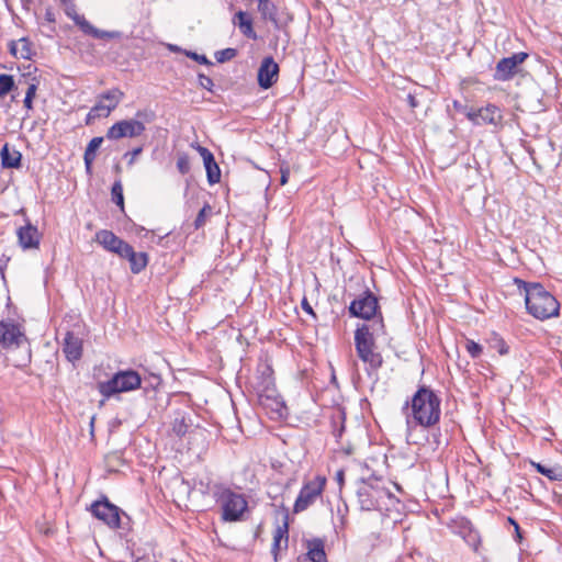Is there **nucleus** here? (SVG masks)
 Here are the masks:
<instances>
[{
    "mask_svg": "<svg viewBox=\"0 0 562 562\" xmlns=\"http://www.w3.org/2000/svg\"><path fill=\"white\" fill-rule=\"evenodd\" d=\"M514 281L519 290L525 291V304L530 315L540 321L559 315L560 303L541 283L526 282L518 278Z\"/></svg>",
    "mask_w": 562,
    "mask_h": 562,
    "instance_id": "nucleus-1",
    "label": "nucleus"
},
{
    "mask_svg": "<svg viewBox=\"0 0 562 562\" xmlns=\"http://www.w3.org/2000/svg\"><path fill=\"white\" fill-rule=\"evenodd\" d=\"M441 398L429 386L420 385L412 397V416L422 427L437 425L441 416Z\"/></svg>",
    "mask_w": 562,
    "mask_h": 562,
    "instance_id": "nucleus-2",
    "label": "nucleus"
},
{
    "mask_svg": "<svg viewBox=\"0 0 562 562\" xmlns=\"http://www.w3.org/2000/svg\"><path fill=\"white\" fill-rule=\"evenodd\" d=\"M356 495L362 510H382L383 505L393 502L392 493L381 477L371 476L357 483Z\"/></svg>",
    "mask_w": 562,
    "mask_h": 562,
    "instance_id": "nucleus-3",
    "label": "nucleus"
},
{
    "mask_svg": "<svg viewBox=\"0 0 562 562\" xmlns=\"http://www.w3.org/2000/svg\"><path fill=\"white\" fill-rule=\"evenodd\" d=\"M213 496L221 507L222 519L225 522L243 521L249 513L246 497L228 487L223 485L215 486Z\"/></svg>",
    "mask_w": 562,
    "mask_h": 562,
    "instance_id": "nucleus-4",
    "label": "nucleus"
},
{
    "mask_svg": "<svg viewBox=\"0 0 562 562\" xmlns=\"http://www.w3.org/2000/svg\"><path fill=\"white\" fill-rule=\"evenodd\" d=\"M142 378L133 369L119 370L109 380L97 384L98 392L104 400H110L120 393H126L139 389Z\"/></svg>",
    "mask_w": 562,
    "mask_h": 562,
    "instance_id": "nucleus-5",
    "label": "nucleus"
},
{
    "mask_svg": "<svg viewBox=\"0 0 562 562\" xmlns=\"http://www.w3.org/2000/svg\"><path fill=\"white\" fill-rule=\"evenodd\" d=\"M89 510L93 517L104 522L108 527H123L137 524L126 512L110 502L105 495L94 501Z\"/></svg>",
    "mask_w": 562,
    "mask_h": 562,
    "instance_id": "nucleus-6",
    "label": "nucleus"
},
{
    "mask_svg": "<svg viewBox=\"0 0 562 562\" xmlns=\"http://www.w3.org/2000/svg\"><path fill=\"white\" fill-rule=\"evenodd\" d=\"M348 311L350 316L366 321L383 318L378 297L369 289L350 302Z\"/></svg>",
    "mask_w": 562,
    "mask_h": 562,
    "instance_id": "nucleus-7",
    "label": "nucleus"
},
{
    "mask_svg": "<svg viewBox=\"0 0 562 562\" xmlns=\"http://www.w3.org/2000/svg\"><path fill=\"white\" fill-rule=\"evenodd\" d=\"M318 426L329 431L338 440L345 431L346 413L340 405L325 406L322 408Z\"/></svg>",
    "mask_w": 562,
    "mask_h": 562,
    "instance_id": "nucleus-8",
    "label": "nucleus"
},
{
    "mask_svg": "<svg viewBox=\"0 0 562 562\" xmlns=\"http://www.w3.org/2000/svg\"><path fill=\"white\" fill-rule=\"evenodd\" d=\"M384 334L383 318L372 325L362 324L355 330V346L357 352L374 349V335Z\"/></svg>",
    "mask_w": 562,
    "mask_h": 562,
    "instance_id": "nucleus-9",
    "label": "nucleus"
},
{
    "mask_svg": "<svg viewBox=\"0 0 562 562\" xmlns=\"http://www.w3.org/2000/svg\"><path fill=\"white\" fill-rule=\"evenodd\" d=\"M145 124L138 120H122L111 125L105 134L110 140H119L124 137H137L145 132Z\"/></svg>",
    "mask_w": 562,
    "mask_h": 562,
    "instance_id": "nucleus-10",
    "label": "nucleus"
},
{
    "mask_svg": "<svg viewBox=\"0 0 562 562\" xmlns=\"http://www.w3.org/2000/svg\"><path fill=\"white\" fill-rule=\"evenodd\" d=\"M528 56L527 53L519 52L509 57L502 58L495 66L493 78L496 81H508L513 79L518 72V66L521 65Z\"/></svg>",
    "mask_w": 562,
    "mask_h": 562,
    "instance_id": "nucleus-11",
    "label": "nucleus"
},
{
    "mask_svg": "<svg viewBox=\"0 0 562 562\" xmlns=\"http://www.w3.org/2000/svg\"><path fill=\"white\" fill-rule=\"evenodd\" d=\"M26 337L13 321H0V346L3 349L19 348Z\"/></svg>",
    "mask_w": 562,
    "mask_h": 562,
    "instance_id": "nucleus-12",
    "label": "nucleus"
},
{
    "mask_svg": "<svg viewBox=\"0 0 562 562\" xmlns=\"http://www.w3.org/2000/svg\"><path fill=\"white\" fill-rule=\"evenodd\" d=\"M18 243L23 250L38 249L42 234L37 226L33 225L29 218L25 224L16 229Z\"/></svg>",
    "mask_w": 562,
    "mask_h": 562,
    "instance_id": "nucleus-13",
    "label": "nucleus"
},
{
    "mask_svg": "<svg viewBox=\"0 0 562 562\" xmlns=\"http://www.w3.org/2000/svg\"><path fill=\"white\" fill-rule=\"evenodd\" d=\"M467 117L475 125H497L503 119L499 108L495 104H487L484 108L471 110L467 113Z\"/></svg>",
    "mask_w": 562,
    "mask_h": 562,
    "instance_id": "nucleus-14",
    "label": "nucleus"
},
{
    "mask_svg": "<svg viewBox=\"0 0 562 562\" xmlns=\"http://www.w3.org/2000/svg\"><path fill=\"white\" fill-rule=\"evenodd\" d=\"M279 75V65L274 61V59L269 56L265 57L261 61V65L258 69V85L260 88L267 90L271 88Z\"/></svg>",
    "mask_w": 562,
    "mask_h": 562,
    "instance_id": "nucleus-15",
    "label": "nucleus"
},
{
    "mask_svg": "<svg viewBox=\"0 0 562 562\" xmlns=\"http://www.w3.org/2000/svg\"><path fill=\"white\" fill-rule=\"evenodd\" d=\"M95 241L100 244L106 251L120 256L127 243L117 237L112 231L100 229L95 233Z\"/></svg>",
    "mask_w": 562,
    "mask_h": 562,
    "instance_id": "nucleus-16",
    "label": "nucleus"
},
{
    "mask_svg": "<svg viewBox=\"0 0 562 562\" xmlns=\"http://www.w3.org/2000/svg\"><path fill=\"white\" fill-rule=\"evenodd\" d=\"M119 257L130 262V269L134 274L140 273L147 267L149 260L147 252H136L128 243Z\"/></svg>",
    "mask_w": 562,
    "mask_h": 562,
    "instance_id": "nucleus-17",
    "label": "nucleus"
},
{
    "mask_svg": "<svg viewBox=\"0 0 562 562\" xmlns=\"http://www.w3.org/2000/svg\"><path fill=\"white\" fill-rule=\"evenodd\" d=\"M63 352L69 362L75 363L82 357V339L72 331H66L63 341Z\"/></svg>",
    "mask_w": 562,
    "mask_h": 562,
    "instance_id": "nucleus-18",
    "label": "nucleus"
},
{
    "mask_svg": "<svg viewBox=\"0 0 562 562\" xmlns=\"http://www.w3.org/2000/svg\"><path fill=\"white\" fill-rule=\"evenodd\" d=\"M200 155L203 158L204 168L206 170V178L210 184H215L221 180V169L215 161L214 155L205 147H198Z\"/></svg>",
    "mask_w": 562,
    "mask_h": 562,
    "instance_id": "nucleus-19",
    "label": "nucleus"
},
{
    "mask_svg": "<svg viewBox=\"0 0 562 562\" xmlns=\"http://www.w3.org/2000/svg\"><path fill=\"white\" fill-rule=\"evenodd\" d=\"M316 498V484L312 481L304 485L297 495L294 506L293 514H297L304 509H306L311 504H313Z\"/></svg>",
    "mask_w": 562,
    "mask_h": 562,
    "instance_id": "nucleus-20",
    "label": "nucleus"
},
{
    "mask_svg": "<svg viewBox=\"0 0 562 562\" xmlns=\"http://www.w3.org/2000/svg\"><path fill=\"white\" fill-rule=\"evenodd\" d=\"M258 11L266 21H270L276 29H281L284 22L278 15V9L271 0H258Z\"/></svg>",
    "mask_w": 562,
    "mask_h": 562,
    "instance_id": "nucleus-21",
    "label": "nucleus"
},
{
    "mask_svg": "<svg viewBox=\"0 0 562 562\" xmlns=\"http://www.w3.org/2000/svg\"><path fill=\"white\" fill-rule=\"evenodd\" d=\"M104 140V137L97 136L93 137L87 145L83 154V162H85V169L86 173L91 176L93 170V162L97 158V151L100 148Z\"/></svg>",
    "mask_w": 562,
    "mask_h": 562,
    "instance_id": "nucleus-22",
    "label": "nucleus"
},
{
    "mask_svg": "<svg viewBox=\"0 0 562 562\" xmlns=\"http://www.w3.org/2000/svg\"><path fill=\"white\" fill-rule=\"evenodd\" d=\"M1 165L3 168H20L22 154L19 150H11L8 144H4L0 150Z\"/></svg>",
    "mask_w": 562,
    "mask_h": 562,
    "instance_id": "nucleus-23",
    "label": "nucleus"
},
{
    "mask_svg": "<svg viewBox=\"0 0 562 562\" xmlns=\"http://www.w3.org/2000/svg\"><path fill=\"white\" fill-rule=\"evenodd\" d=\"M234 23L237 24L243 35L251 40H257V34L252 27V21L247 12L238 11L234 16Z\"/></svg>",
    "mask_w": 562,
    "mask_h": 562,
    "instance_id": "nucleus-24",
    "label": "nucleus"
},
{
    "mask_svg": "<svg viewBox=\"0 0 562 562\" xmlns=\"http://www.w3.org/2000/svg\"><path fill=\"white\" fill-rule=\"evenodd\" d=\"M530 464L536 469L538 473L544 475L550 481H562V465L555 464L552 467H548L546 464L535 461H530Z\"/></svg>",
    "mask_w": 562,
    "mask_h": 562,
    "instance_id": "nucleus-25",
    "label": "nucleus"
},
{
    "mask_svg": "<svg viewBox=\"0 0 562 562\" xmlns=\"http://www.w3.org/2000/svg\"><path fill=\"white\" fill-rule=\"evenodd\" d=\"M289 530L290 529H276V533L273 536V542H272V547H271V553H272L273 560L276 562L279 560V553H280L281 549L288 548Z\"/></svg>",
    "mask_w": 562,
    "mask_h": 562,
    "instance_id": "nucleus-26",
    "label": "nucleus"
},
{
    "mask_svg": "<svg viewBox=\"0 0 562 562\" xmlns=\"http://www.w3.org/2000/svg\"><path fill=\"white\" fill-rule=\"evenodd\" d=\"M306 356L311 357V366L307 367L305 364H300V378L301 381L308 386L310 384H313L314 373V350L312 345H308L306 349Z\"/></svg>",
    "mask_w": 562,
    "mask_h": 562,
    "instance_id": "nucleus-27",
    "label": "nucleus"
},
{
    "mask_svg": "<svg viewBox=\"0 0 562 562\" xmlns=\"http://www.w3.org/2000/svg\"><path fill=\"white\" fill-rule=\"evenodd\" d=\"M123 98H124V92L121 91L119 88L110 89L105 92H102L99 95L100 100H102L103 102L104 101L109 102V103H106L108 110H114L119 105V103L123 100Z\"/></svg>",
    "mask_w": 562,
    "mask_h": 562,
    "instance_id": "nucleus-28",
    "label": "nucleus"
},
{
    "mask_svg": "<svg viewBox=\"0 0 562 562\" xmlns=\"http://www.w3.org/2000/svg\"><path fill=\"white\" fill-rule=\"evenodd\" d=\"M357 353H358V357L363 362L368 363L370 369H372L373 371H376L379 368L382 367L383 358L379 352H375L374 349L364 350L363 352L360 351Z\"/></svg>",
    "mask_w": 562,
    "mask_h": 562,
    "instance_id": "nucleus-29",
    "label": "nucleus"
},
{
    "mask_svg": "<svg viewBox=\"0 0 562 562\" xmlns=\"http://www.w3.org/2000/svg\"><path fill=\"white\" fill-rule=\"evenodd\" d=\"M273 519L276 527H290L293 522L289 508L283 505H273Z\"/></svg>",
    "mask_w": 562,
    "mask_h": 562,
    "instance_id": "nucleus-30",
    "label": "nucleus"
},
{
    "mask_svg": "<svg viewBox=\"0 0 562 562\" xmlns=\"http://www.w3.org/2000/svg\"><path fill=\"white\" fill-rule=\"evenodd\" d=\"M85 31L83 33L87 35H90L94 38H119L121 36V33L117 31H103L94 27L90 22L83 23Z\"/></svg>",
    "mask_w": 562,
    "mask_h": 562,
    "instance_id": "nucleus-31",
    "label": "nucleus"
},
{
    "mask_svg": "<svg viewBox=\"0 0 562 562\" xmlns=\"http://www.w3.org/2000/svg\"><path fill=\"white\" fill-rule=\"evenodd\" d=\"M458 535L474 550L477 551L481 537L476 529H458Z\"/></svg>",
    "mask_w": 562,
    "mask_h": 562,
    "instance_id": "nucleus-32",
    "label": "nucleus"
},
{
    "mask_svg": "<svg viewBox=\"0 0 562 562\" xmlns=\"http://www.w3.org/2000/svg\"><path fill=\"white\" fill-rule=\"evenodd\" d=\"M66 8H65V13L68 18H70L76 25H78L80 27V30L83 32L85 31V26H83V23L85 22H88L86 20V18L83 15H80L77 13L76 11V5L75 3L69 0V2L67 4H64Z\"/></svg>",
    "mask_w": 562,
    "mask_h": 562,
    "instance_id": "nucleus-33",
    "label": "nucleus"
},
{
    "mask_svg": "<svg viewBox=\"0 0 562 562\" xmlns=\"http://www.w3.org/2000/svg\"><path fill=\"white\" fill-rule=\"evenodd\" d=\"M190 424L187 423V418L184 415L179 414L178 416L175 417L172 422V431L178 437H183L188 432Z\"/></svg>",
    "mask_w": 562,
    "mask_h": 562,
    "instance_id": "nucleus-34",
    "label": "nucleus"
},
{
    "mask_svg": "<svg viewBox=\"0 0 562 562\" xmlns=\"http://www.w3.org/2000/svg\"><path fill=\"white\" fill-rule=\"evenodd\" d=\"M112 201L120 206V209L124 210V195H123V186L121 180L114 181L111 189Z\"/></svg>",
    "mask_w": 562,
    "mask_h": 562,
    "instance_id": "nucleus-35",
    "label": "nucleus"
},
{
    "mask_svg": "<svg viewBox=\"0 0 562 562\" xmlns=\"http://www.w3.org/2000/svg\"><path fill=\"white\" fill-rule=\"evenodd\" d=\"M212 214V206L209 203H205L203 207L199 211L194 222L193 226L194 229H200L205 225L206 217Z\"/></svg>",
    "mask_w": 562,
    "mask_h": 562,
    "instance_id": "nucleus-36",
    "label": "nucleus"
},
{
    "mask_svg": "<svg viewBox=\"0 0 562 562\" xmlns=\"http://www.w3.org/2000/svg\"><path fill=\"white\" fill-rule=\"evenodd\" d=\"M14 88V79L12 75H0V97L8 94Z\"/></svg>",
    "mask_w": 562,
    "mask_h": 562,
    "instance_id": "nucleus-37",
    "label": "nucleus"
},
{
    "mask_svg": "<svg viewBox=\"0 0 562 562\" xmlns=\"http://www.w3.org/2000/svg\"><path fill=\"white\" fill-rule=\"evenodd\" d=\"M236 55H237V49L229 47V48H225L222 50H217L215 53V59L217 63L222 64V63L233 59Z\"/></svg>",
    "mask_w": 562,
    "mask_h": 562,
    "instance_id": "nucleus-38",
    "label": "nucleus"
},
{
    "mask_svg": "<svg viewBox=\"0 0 562 562\" xmlns=\"http://www.w3.org/2000/svg\"><path fill=\"white\" fill-rule=\"evenodd\" d=\"M19 44L21 45V47H19L20 58L31 59V57H32L31 42L26 37H22L19 40Z\"/></svg>",
    "mask_w": 562,
    "mask_h": 562,
    "instance_id": "nucleus-39",
    "label": "nucleus"
},
{
    "mask_svg": "<svg viewBox=\"0 0 562 562\" xmlns=\"http://www.w3.org/2000/svg\"><path fill=\"white\" fill-rule=\"evenodd\" d=\"M177 168L181 175H187L190 171V159L187 154H180L177 159Z\"/></svg>",
    "mask_w": 562,
    "mask_h": 562,
    "instance_id": "nucleus-40",
    "label": "nucleus"
},
{
    "mask_svg": "<svg viewBox=\"0 0 562 562\" xmlns=\"http://www.w3.org/2000/svg\"><path fill=\"white\" fill-rule=\"evenodd\" d=\"M465 349L473 359L479 358L483 351L482 346L474 340H467Z\"/></svg>",
    "mask_w": 562,
    "mask_h": 562,
    "instance_id": "nucleus-41",
    "label": "nucleus"
},
{
    "mask_svg": "<svg viewBox=\"0 0 562 562\" xmlns=\"http://www.w3.org/2000/svg\"><path fill=\"white\" fill-rule=\"evenodd\" d=\"M183 54L201 65L213 66V63L203 54H198L192 50H183Z\"/></svg>",
    "mask_w": 562,
    "mask_h": 562,
    "instance_id": "nucleus-42",
    "label": "nucleus"
},
{
    "mask_svg": "<svg viewBox=\"0 0 562 562\" xmlns=\"http://www.w3.org/2000/svg\"><path fill=\"white\" fill-rule=\"evenodd\" d=\"M198 81H199L200 87H202L203 89L211 91V92L213 91L214 83H213V80L209 76H206L204 74H199Z\"/></svg>",
    "mask_w": 562,
    "mask_h": 562,
    "instance_id": "nucleus-43",
    "label": "nucleus"
},
{
    "mask_svg": "<svg viewBox=\"0 0 562 562\" xmlns=\"http://www.w3.org/2000/svg\"><path fill=\"white\" fill-rule=\"evenodd\" d=\"M143 151V147L139 146V147H136L134 148L133 150H130V151H126L124 154V158H127V165L128 166H133L134 162H135V159L138 155H140Z\"/></svg>",
    "mask_w": 562,
    "mask_h": 562,
    "instance_id": "nucleus-44",
    "label": "nucleus"
},
{
    "mask_svg": "<svg viewBox=\"0 0 562 562\" xmlns=\"http://www.w3.org/2000/svg\"><path fill=\"white\" fill-rule=\"evenodd\" d=\"M307 553L306 557L312 561L316 562V538L307 541Z\"/></svg>",
    "mask_w": 562,
    "mask_h": 562,
    "instance_id": "nucleus-45",
    "label": "nucleus"
},
{
    "mask_svg": "<svg viewBox=\"0 0 562 562\" xmlns=\"http://www.w3.org/2000/svg\"><path fill=\"white\" fill-rule=\"evenodd\" d=\"M113 110H108L106 103L99 99V101L92 106V112L102 113V116L106 117Z\"/></svg>",
    "mask_w": 562,
    "mask_h": 562,
    "instance_id": "nucleus-46",
    "label": "nucleus"
},
{
    "mask_svg": "<svg viewBox=\"0 0 562 562\" xmlns=\"http://www.w3.org/2000/svg\"><path fill=\"white\" fill-rule=\"evenodd\" d=\"M406 100H407V103H408V105H409V108H411L412 110H414V109L418 108V106H419V104H420V103H419V100H418V93H417L416 91H415V92H409V93L407 94Z\"/></svg>",
    "mask_w": 562,
    "mask_h": 562,
    "instance_id": "nucleus-47",
    "label": "nucleus"
},
{
    "mask_svg": "<svg viewBox=\"0 0 562 562\" xmlns=\"http://www.w3.org/2000/svg\"><path fill=\"white\" fill-rule=\"evenodd\" d=\"M495 347L502 356L507 355L509 351V347L502 338L496 339Z\"/></svg>",
    "mask_w": 562,
    "mask_h": 562,
    "instance_id": "nucleus-48",
    "label": "nucleus"
},
{
    "mask_svg": "<svg viewBox=\"0 0 562 562\" xmlns=\"http://www.w3.org/2000/svg\"><path fill=\"white\" fill-rule=\"evenodd\" d=\"M301 306H302V308H303L307 314H310V315H312V316H314V317L316 316V314H315V312H314V310H313L312 305L308 303V301H307V299H306V297H304V299L302 300V302H301Z\"/></svg>",
    "mask_w": 562,
    "mask_h": 562,
    "instance_id": "nucleus-49",
    "label": "nucleus"
},
{
    "mask_svg": "<svg viewBox=\"0 0 562 562\" xmlns=\"http://www.w3.org/2000/svg\"><path fill=\"white\" fill-rule=\"evenodd\" d=\"M9 52L12 56L14 57H20L19 55V46H18V43L15 41H11L9 43Z\"/></svg>",
    "mask_w": 562,
    "mask_h": 562,
    "instance_id": "nucleus-50",
    "label": "nucleus"
},
{
    "mask_svg": "<svg viewBox=\"0 0 562 562\" xmlns=\"http://www.w3.org/2000/svg\"><path fill=\"white\" fill-rule=\"evenodd\" d=\"M318 562H327L325 551H324V543L318 539Z\"/></svg>",
    "mask_w": 562,
    "mask_h": 562,
    "instance_id": "nucleus-51",
    "label": "nucleus"
},
{
    "mask_svg": "<svg viewBox=\"0 0 562 562\" xmlns=\"http://www.w3.org/2000/svg\"><path fill=\"white\" fill-rule=\"evenodd\" d=\"M36 90H37V85L36 83L29 85V87L26 89V92H25V97L34 99Z\"/></svg>",
    "mask_w": 562,
    "mask_h": 562,
    "instance_id": "nucleus-52",
    "label": "nucleus"
},
{
    "mask_svg": "<svg viewBox=\"0 0 562 562\" xmlns=\"http://www.w3.org/2000/svg\"><path fill=\"white\" fill-rule=\"evenodd\" d=\"M45 20L47 22H49V23H55L56 18H55V13H54L52 8H46V10H45Z\"/></svg>",
    "mask_w": 562,
    "mask_h": 562,
    "instance_id": "nucleus-53",
    "label": "nucleus"
},
{
    "mask_svg": "<svg viewBox=\"0 0 562 562\" xmlns=\"http://www.w3.org/2000/svg\"><path fill=\"white\" fill-rule=\"evenodd\" d=\"M102 116V113L92 112V108L90 109L89 113L86 117V124H90L92 120Z\"/></svg>",
    "mask_w": 562,
    "mask_h": 562,
    "instance_id": "nucleus-54",
    "label": "nucleus"
},
{
    "mask_svg": "<svg viewBox=\"0 0 562 562\" xmlns=\"http://www.w3.org/2000/svg\"><path fill=\"white\" fill-rule=\"evenodd\" d=\"M24 108L27 109V110H32L33 109V99L32 98H24Z\"/></svg>",
    "mask_w": 562,
    "mask_h": 562,
    "instance_id": "nucleus-55",
    "label": "nucleus"
},
{
    "mask_svg": "<svg viewBox=\"0 0 562 562\" xmlns=\"http://www.w3.org/2000/svg\"><path fill=\"white\" fill-rule=\"evenodd\" d=\"M326 484V477L318 475V495H321L324 485Z\"/></svg>",
    "mask_w": 562,
    "mask_h": 562,
    "instance_id": "nucleus-56",
    "label": "nucleus"
},
{
    "mask_svg": "<svg viewBox=\"0 0 562 562\" xmlns=\"http://www.w3.org/2000/svg\"><path fill=\"white\" fill-rule=\"evenodd\" d=\"M168 48H169L170 52H173V53H183V50H184V49H182L181 47H179L178 45H175V44H169Z\"/></svg>",
    "mask_w": 562,
    "mask_h": 562,
    "instance_id": "nucleus-57",
    "label": "nucleus"
},
{
    "mask_svg": "<svg viewBox=\"0 0 562 562\" xmlns=\"http://www.w3.org/2000/svg\"><path fill=\"white\" fill-rule=\"evenodd\" d=\"M514 538L517 542L521 541V538H522L521 529H514Z\"/></svg>",
    "mask_w": 562,
    "mask_h": 562,
    "instance_id": "nucleus-58",
    "label": "nucleus"
},
{
    "mask_svg": "<svg viewBox=\"0 0 562 562\" xmlns=\"http://www.w3.org/2000/svg\"><path fill=\"white\" fill-rule=\"evenodd\" d=\"M10 260V257H5L4 255L1 256L0 258V269L2 270L4 266H7V263L9 262Z\"/></svg>",
    "mask_w": 562,
    "mask_h": 562,
    "instance_id": "nucleus-59",
    "label": "nucleus"
},
{
    "mask_svg": "<svg viewBox=\"0 0 562 562\" xmlns=\"http://www.w3.org/2000/svg\"><path fill=\"white\" fill-rule=\"evenodd\" d=\"M344 475H345V474H344V471H342V470L337 471V473H336V480H337V482H338L339 484H341V483H342V481H344Z\"/></svg>",
    "mask_w": 562,
    "mask_h": 562,
    "instance_id": "nucleus-60",
    "label": "nucleus"
},
{
    "mask_svg": "<svg viewBox=\"0 0 562 562\" xmlns=\"http://www.w3.org/2000/svg\"><path fill=\"white\" fill-rule=\"evenodd\" d=\"M288 182V175L286 173H282L281 176V184H285Z\"/></svg>",
    "mask_w": 562,
    "mask_h": 562,
    "instance_id": "nucleus-61",
    "label": "nucleus"
},
{
    "mask_svg": "<svg viewBox=\"0 0 562 562\" xmlns=\"http://www.w3.org/2000/svg\"><path fill=\"white\" fill-rule=\"evenodd\" d=\"M153 380L156 382L157 385L160 384V378L159 375H153Z\"/></svg>",
    "mask_w": 562,
    "mask_h": 562,
    "instance_id": "nucleus-62",
    "label": "nucleus"
},
{
    "mask_svg": "<svg viewBox=\"0 0 562 562\" xmlns=\"http://www.w3.org/2000/svg\"><path fill=\"white\" fill-rule=\"evenodd\" d=\"M508 521L514 526V527H519L518 524L515 522V520L510 517H508Z\"/></svg>",
    "mask_w": 562,
    "mask_h": 562,
    "instance_id": "nucleus-63",
    "label": "nucleus"
},
{
    "mask_svg": "<svg viewBox=\"0 0 562 562\" xmlns=\"http://www.w3.org/2000/svg\"><path fill=\"white\" fill-rule=\"evenodd\" d=\"M331 383L337 384L336 375H335L334 371L331 372Z\"/></svg>",
    "mask_w": 562,
    "mask_h": 562,
    "instance_id": "nucleus-64",
    "label": "nucleus"
}]
</instances>
